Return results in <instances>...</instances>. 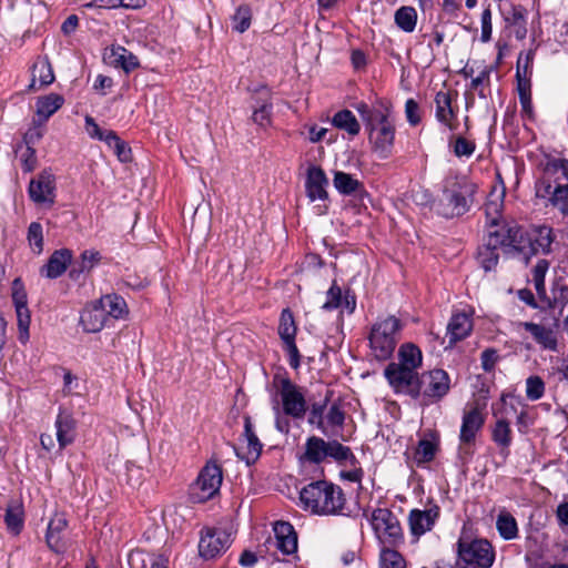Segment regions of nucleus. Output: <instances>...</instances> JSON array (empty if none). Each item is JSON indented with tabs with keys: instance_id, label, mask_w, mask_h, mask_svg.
Instances as JSON below:
<instances>
[{
	"instance_id": "393cba45",
	"label": "nucleus",
	"mask_w": 568,
	"mask_h": 568,
	"mask_svg": "<svg viewBox=\"0 0 568 568\" xmlns=\"http://www.w3.org/2000/svg\"><path fill=\"white\" fill-rule=\"evenodd\" d=\"M500 11L505 22L516 28V37L523 39L526 37V13L527 10L520 4L504 3L500 4Z\"/></svg>"
},
{
	"instance_id": "f3484780",
	"label": "nucleus",
	"mask_w": 568,
	"mask_h": 568,
	"mask_svg": "<svg viewBox=\"0 0 568 568\" xmlns=\"http://www.w3.org/2000/svg\"><path fill=\"white\" fill-rule=\"evenodd\" d=\"M439 507L437 505H433L432 507L420 510V509H412L408 515V524L410 532L417 539L430 531L439 517Z\"/></svg>"
},
{
	"instance_id": "9b49d317",
	"label": "nucleus",
	"mask_w": 568,
	"mask_h": 568,
	"mask_svg": "<svg viewBox=\"0 0 568 568\" xmlns=\"http://www.w3.org/2000/svg\"><path fill=\"white\" fill-rule=\"evenodd\" d=\"M222 484V470L216 464H207L199 474L192 488L194 501L203 503L213 497Z\"/></svg>"
},
{
	"instance_id": "2f4dec72",
	"label": "nucleus",
	"mask_w": 568,
	"mask_h": 568,
	"mask_svg": "<svg viewBox=\"0 0 568 568\" xmlns=\"http://www.w3.org/2000/svg\"><path fill=\"white\" fill-rule=\"evenodd\" d=\"M37 81L39 82V88L49 85L54 81V73L48 58L38 59L33 63L30 90L38 89Z\"/></svg>"
},
{
	"instance_id": "6e6d98bb",
	"label": "nucleus",
	"mask_w": 568,
	"mask_h": 568,
	"mask_svg": "<svg viewBox=\"0 0 568 568\" xmlns=\"http://www.w3.org/2000/svg\"><path fill=\"white\" fill-rule=\"evenodd\" d=\"M544 171L548 175L560 173L562 179L568 182V160L550 158L547 160Z\"/></svg>"
},
{
	"instance_id": "e2e57ef3",
	"label": "nucleus",
	"mask_w": 568,
	"mask_h": 568,
	"mask_svg": "<svg viewBox=\"0 0 568 568\" xmlns=\"http://www.w3.org/2000/svg\"><path fill=\"white\" fill-rule=\"evenodd\" d=\"M12 302L14 307L28 306V296L20 278H14L12 282Z\"/></svg>"
},
{
	"instance_id": "774afa93",
	"label": "nucleus",
	"mask_w": 568,
	"mask_h": 568,
	"mask_svg": "<svg viewBox=\"0 0 568 568\" xmlns=\"http://www.w3.org/2000/svg\"><path fill=\"white\" fill-rule=\"evenodd\" d=\"M43 122L39 121L38 124H34L23 135V144L28 146H34L43 136Z\"/></svg>"
},
{
	"instance_id": "4468645a",
	"label": "nucleus",
	"mask_w": 568,
	"mask_h": 568,
	"mask_svg": "<svg viewBox=\"0 0 568 568\" xmlns=\"http://www.w3.org/2000/svg\"><path fill=\"white\" fill-rule=\"evenodd\" d=\"M384 375L395 392L409 396L419 376L416 371L395 362L387 365Z\"/></svg>"
},
{
	"instance_id": "c756f323",
	"label": "nucleus",
	"mask_w": 568,
	"mask_h": 568,
	"mask_svg": "<svg viewBox=\"0 0 568 568\" xmlns=\"http://www.w3.org/2000/svg\"><path fill=\"white\" fill-rule=\"evenodd\" d=\"M106 320V314L103 313L98 303L87 307L80 316V323L88 333L100 332L104 327Z\"/></svg>"
},
{
	"instance_id": "7ed1b4c3",
	"label": "nucleus",
	"mask_w": 568,
	"mask_h": 568,
	"mask_svg": "<svg viewBox=\"0 0 568 568\" xmlns=\"http://www.w3.org/2000/svg\"><path fill=\"white\" fill-rule=\"evenodd\" d=\"M475 192L476 185L465 179L446 180L438 207L439 214L447 219L465 214L470 209Z\"/></svg>"
},
{
	"instance_id": "603ef678",
	"label": "nucleus",
	"mask_w": 568,
	"mask_h": 568,
	"mask_svg": "<svg viewBox=\"0 0 568 568\" xmlns=\"http://www.w3.org/2000/svg\"><path fill=\"white\" fill-rule=\"evenodd\" d=\"M27 239L32 251L40 254L43 250L42 225L38 222H32L28 227Z\"/></svg>"
},
{
	"instance_id": "4be33fe9",
	"label": "nucleus",
	"mask_w": 568,
	"mask_h": 568,
	"mask_svg": "<svg viewBox=\"0 0 568 568\" xmlns=\"http://www.w3.org/2000/svg\"><path fill=\"white\" fill-rule=\"evenodd\" d=\"M485 424V417L478 406L464 413L459 440L463 445H469L475 442L477 433Z\"/></svg>"
},
{
	"instance_id": "bb28decb",
	"label": "nucleus",
	"mask_w": 568,
	"mask_h": 568,
	"mask_svg": "<svg viewBox=\"0 0 568 568\" xmlns=\"http://www.w3.org/2000/svg\"><path fill=\"white\" fill-rule=\"evenodd\" d=\"M473 320L469 314L462 312L453 314L447 325V336L449 344H456L465 339L473 331Z\"/></svg>"
},
{
	"instance_id": "09e8293b",
	"label": "nucleus",
	"mask_w": 568,
	"mask_h": 568,
	"mask_svg": "<svg viewBox=\"0 0 568 568\" xmlns=\"http://www.w3.org/2000/svg\"><path fill=\"white\" fill-rule=\"evenodd\" d=\"M16 152L19 154L21 166L24 172H31L36 169L37 155L33 146L20 144Z\"/></svg>"
},
{
	"instance_id": "4d7b16f0",
	"label": "nucleus",
	"mask_w": 568,
	"mask_h": 568,
	"mask_svg": "<svg viewBox=\"0 0 568 568\" xmlns=\"http://www.w3.org/2000/svg\"><path fill=\"white\" fill-rule=\"evenodd\" d=\"M501 203L498 201H489L485 204V213L487 223L489 225L488 231H494L500 227L505 222L499 223L498 217L500 215Z\"/></svg>"
},
{
	"instance_id": "6e6552de",
	"label": "nucleus",
	"mask_w": 568,
	"mask_h": 568,
	"mask_svg": "<svg viewBox=\"0 0 568 568\" xmlns=\"http://www.w3.org/2000/svg\"><path fill=\"white\" fill-rule=\"evenodd\" d=\"M274 384L277 389L272 396H277L283 414L295 419L304 418L307 405L301 388L287 377H275Z\"/></svg>"
},
{
	"instance_id": "a18cd8bd",
	"label": "nucleus",
	"mask_w": 568,
	"mask_h": 568,
	"mask_svg": "<svg viewBox=\"0 0 568 568\" xmlns=\"http://www.w3.org/2000/svg\"><path fill=\"white\" fill-rule=\"evenodd\" d=\"M549 263L546 260H539L537 264L532 268V278L535 290L539 297H544L546 295L545 288V275L548 271Z\"/></svg>"
},
{
	"instance_id": "72a5a7b5",
	"label": "nucleus",
	"mask_w": 568,
	"mask_h": 568,
	"mask_svg": "<svg viewBox=\"0 0 568 568\" xmlns=\"http://www.w3.org/2000/svg\"><path fill=\"white\" fill-rule=\"evenodd\" d=\"M333 185L343 195H356L364 191V185L359 180L343 171L334 172Z\"/></svg>"
},
{
	"instance_id": "a878e982",
	"label": "nucleus",
	"mask_w": 568,
	"mask_h": 568,
	"mask_svg": "<svg viewBox=\"0 0 568 568\" xmlns=\"http://www.w3.org/2000/svg\"><path fill=\"white\" fill-rule=\"evenodd\" d=\"M72 261V252L69 248L54 251L45 265L41 268V274L48 278L61 276Z\"/></svg>"
},
{
	"instance_id": "f03ea898",
	"label": "nucleus",
	"mask_w": 568,
	"mask_h": 568,
	"mask_svg": "<svg viewBox=\"0 0 568 568\" xmlns=\"http://www.w3.org/2000/svg\"><path fill=\"white\" fill-rule=\"evenodd\" d=\"M404 323L395 315L378 317L368 335L371 353L377 361L388 359L400 341Z\"/></svg>"
},
{
	"instance_id": "37998d69",
	"label": "nucleus",
	"mask_w": 568,
	"mask_h": 568,
	"mask_svg": "<svg viewBox=\"0 0 568 568\" xmlns=\"http://www.w3.org/2000/svg\"><path fill=\"white\" fill-rule=\"evenodd\" d=\"M105 138V143L109 148L113 149L114 154L121 162L126 163L131 161V149L114 131L109 130Z\"/></svg>"
},
{
	"instance_id": "13d9d810",
	"label": "nucleus",
	"mask_w": 568,
	"mask_h": 568,
	"mask_svg": "<svg viewBox=\"0 0 568 568\" xmlns=\"http://www.w3.org/2000/svg\"><path fill=\"white\" fill-rule=\"evenodd\" d=\"M356 111L359 113L365 126L375 120L376 114H382L383 111H386L388 106L379 105V106H369L365 102H359L355 105Z\"/></svg>"
},
{
	"instance_id": "49530a36",
	"label": "nucleus",
	"mask_w": 568,
	"mask_h": 568,
	"mask_svg": "<svg viewBox=\"0 0 568 568\" xmlns=\"http://www.w3.org/2000/svg\"><path fill=\"white\" fill-rule=\"evenodd\" d=\"M381 568H405L404 557L396 550L384 547L381 550Z\"/></svg>"
},
{
	"instance_id": "5701e85b",
	"label": "nucleus",
	"mask_w": 568,
	"mask_h": 568,
	"mask_svg": "<svg viewBox=\"0 0 568 568\" xmlns=\"http://www.w3.org/2000/svg\"><path fill=\"white\" fill-rule=\"evenodd\" d=\"M435 116L438 122L447 126L450 131L457 129L456 118L457 114L453 109V97L449 91H438L435 95Z\"/></svg>"
},
{
	"instance_id": "473e14b6",
	"label": "nucleus",
	"mask_w": 568,
	"mask_h": 568,
	"mask_svg": "<svg viewBox=\"0 0 568 568\" xmlns=\"http://www.w3.org/2000/svg\"><path fill=\"white\" fill-rule=\"evenodd\" d=\"M64 103V98L58 93H50L43 97H39L36 103L37 115L39 121L45 122L53 115Z\"/></svg>"
},
{
	"instance_id": "20e7f679",
	"label": "nucleus",
	"mask_w": 568,
	"mask_h": 568,
	"mask_svg": "<svg viewBox=\"0 0 568 568\" xmlns=\"http://www.w3.org/2000/svg\"><path fill=\"white\" fill-rule=\"evenodd\" d=\"M510 234H516L515 229H508V224L504 223L500 227L488 231L485 243L478 247L477 261L480 266L489 272L496 267L499 261L498 248H503L505 253L516 254L514 243L517 245L520 241L511 240ZM521 243H524L521 241Z\"/></svg>"
},
{
	"instance_id": "f8f14e48",
	"label": "nucleus",
	"mask_w": 568,
	"mask_h": 568,
	"mask_svg": "<svg viewBox=\"0 0 568 568\" xmlns=\"http://www.w3.org/2000/svg\"><path fill=\"white\" fill-rule=\"evenodd\" d=\"M232 544L231 534L222 528H206L199 542V552L204 559H212L224 552Z\"/></svg>"
},
{
	"instance_id": "ea45409f",
	"label": "nucleus",
	"mask_w": 568,
	"mask_h": 568,
	"mask_svg": "<svg viewBox=\"0 0 568 568\" xmlns=\"http://www.w3.org/2000/svg\"><path fill=\"white\" fill-rule=\"evenodd\" d=\"M332 124L339 130L346 131L351 135H357L361 131L357 119L352 111L346 109L334 114Z\"/></svg>"
},
{
	"instance_id": "1a4fd4ad",
	"label": "nucleus",
	"mask_w": 568,
	"mask_h": 568,
	"mask_svg": "<svg viewBox=\"0 0 568 568\" xmlns=\"http://www.w3.org/2000/svg\"><path fill=\"white\" fill-rule=\"evenodd\" d=\"M371 524L382 544L396 547L404 541L400 524L390 510L375 509L371 516Z\"/></svg>"
},
{
	"instance_id": "338daca9",
	"label": "nucleus",
	"mask_w": 568,
	"mask_h": 568,
	"mask_svg": "<svg viewBox=\"0 0 568 568\" xmlns=\"http://www.w3.org/2000/svg\"><path fill=\"white\" fill-rule=\"evenodd\" d=\"M405 115L408 123L416 126L420 123V109L414 99H408L405 103Z\"/></svg>"
},
{
	"instance_id": "58836bf2",
	"label": "nucleus",
	"mask_w": 568,
	"mask_h": 568,
	"mask_svg": "<svg viewBox=\"0 0 568 568\" xmlns=\"http://www.w3.org/2000/svg\"><path fill=\"white\" fill-rule=\"evenodd\" d=\"M496 528L501 538L505 540H513L518 537V525L515 517L503 510L497 516Z\"/></svg>"
},
{
	"instance_id": "9d476101",
	"label": "nucleus",
	"mask_w": 568,
	"mask_h": 568,
	"mask_svg": "<svg viewBox=\"0 0 568 568\" xmlns=\"http://www.w3.org/2000/svg\"><path fill=\"white\" fill-rule=\"evenodd\" d=\"M458 557L467 566L475 568H490L495 561V551L486 539L473 541H458Z\"/></svg>"
},
{
	"instance_id": "f257e3e1",
	"label": "nucleus",
	"mask_w": 568,
	"mask_h": 568,
	"mask_svg": "<svg viewBox=\"0 0 568 568\" xmlns=\"http://www.w3.org/2000/svg\"><path fill=\"white\" fill-rule=\"evenodd\" d=\"M300 500L305 510L316 515L341 514L346 503L342 488L326 480L313 481L303 487Z\"/></svg>"
},
{
	"instance_id": "680f3d73",
	"label": "nucleus",
	"mask_w": 568,
	"mask_h": 568,
	"mask_svg": "<svg viewBox=\"0 0 568 568\" xmlns=\"http://www.w3.org/2000/svg\"><path fill=\"white\" fill-rule=\"evenodd\" d=\"M454 154L458 158L462 156H470L476 149V144L473 141L467 140L466 138L458 135L454 141Z\"/></svg>"
},
{
	"instance_id": "a19ab883",
	"label": "nucleus",
	"mask_w": 568,
	"mask_h": 568,
	"mask_svg": "<svg viewBox=\"0 0 568 568\" xmlns=\"http://www.w3.org/2000/svg\"><path fill=\"white\" fill-rule=\"evenodd\" d=\"M101 260L98 251L87 250L81 256L80 261L75 262L70 271V277L77 280L81 273L90 272Z\"/></svg>"
},
{
	"instance_id": "3c124183",
	"label": "nucleus",
	"mask_w": 568,
	"mask_h": 568,
	"mask_svg": "<svg viewBox=\"0 0 568 568\" xmlns=\"http://www.w3.org/2000/svg\"><path fill=\"white\" fill-rule=\"evenodd\" d=\"M534 59V49L520 52L516 63V75L531 77Z\"/></svg>"
},
{
	"instance_id": "4c0bfd02",
	"label": "nucleus",
	"mask_w": 568,
	"mask_h": 568,
	"mask_svg": "<svg viewBox=\"0 0 568 568\" xmlns=\"http://www.w3.org/2000/svg\"><path fill=\"white\" fill-rule=\"evenodd\" d=\"M417 11L410 6H403L395 11V24L404 32L410 33L417 24Z\"/></svg>"
},
{
	"instance_id": "cd10ccee",
	"label": "nucleus",
	"mask_w": 568,
	"mask_h": 568,
	"mask_svg": "<svg viewBox=\"0 0 568 568\" xmlns=\"http://www.w3.org/2000/svg\"><path fill=\"white\" fill-rule=\"evenodd\" d=\"M57 440L60 449L65 448L75 439V419L65 412L60 410L55 419Z\"/></svg>"
},
{
	"instance_id": "6ab92c4d",
	"label": "nucleus",
	"mask_w": 568,
	"mask_h": 568,
	"mask_svg": "<svg viewBox=\"0 0 568 568\" xmlns=\"http://www.w3.org/2000/svg\"><path fill=\"white\" fill-rule=\"evenodd\" d=\"M328 179L321 166L311 165L306 172L305 189L308 199L314 201H327Z\"/></svg>"
},
{
	"instance_id": "dca6fc26",
	"label": "nucleus",
	"mask_w": 568,
	"mask_h": 568,
	"mask_svg": "<svg viewBox=\"0 0 568 568\" xmlns=\"http://www.w3.org/2000/svg\"><path fill=\"white\" fill-rule=\"evenodd\" d=\"M252 104V121L261 128H266L272 123V93L266 87L255 91Z\"/></svg>"
},
{
	"instance_id": "69168bd1",
	"label": "nucleus",
	"mask_w": 568,
	"mask_h": 568,
	"mask_svg": "<svg viewBox=\"0 0 568 568\" xmlns=\"http://www.w3.org/2000/svg\"><path fill=\"white\" fill-rule=\"evenodd\" d=\"M7 528L13 534L18 535L23 527V519L21 513L13 509H8L4 516Z\"/></svg>"
},
{
	"instance_id": "0eeeda50",
	"label": "nucleus",
	"mask_w": 568,
	"mask_h": 568,
	"mask_svg": "<svg viewBox=\"0 0 568 568\" xmlns=\"http://www.w3.org/2000/svg\"><path fill=\"white\" fill-rule=\"evenodd\" d=\"M368 140L372 150L379 159H387L392 154L395 141V124L392 118V111L388 108L382 114H376L375 120L368 125Z\"/></svg>"
},
{
	"instance_id": "0e129e2a",
	"label": "nucleus",
	"mask_w": 568,
	"mask_h": 568,
	"mask_svg": "<svg viewBox=\"0 0 568 568\" xmlns=\"http://www.w3.org/2000/svg\"><path fill=\"white\" fill-rule=\"evenodd\" d=\"M271 403H272V409L276 416V418H275L276 429L283 434H287L290 432V422L287 418L282 416L283 412L281 410L280 400H278L277 396H272Z\"/></svg>"
},
{
	"instance_id": "79ce46f5",
	"label": "nucleus",
	"mask_w": 568,
	"mask_h": 568,
	"mask_svg": "<svg viewBox=\"0 0 568 568\" xmlns=\"http://www.w3.org/2000/svg\"><path fill=\"white\" fill-rule=\"evenodd\" d=\"M326 445L327 457L333 458L337 463H346L351 466H354L357 463V459L349 447L342 445L337 440L326 442Z\"/></svg>"
},
{
	"instance_id": "bf43d9fd",
	"label": "nucleus",
	"mask_w": 568,
	"mask_h": 568,
	"mask_svg": "<svg viewBox=\"0 0 568 568\" xmlns=\"http://www.w3.org/2000/svg\"><path fill=\"white\" fill-rule=\"evenodd\" d=\"M343 305V294L341 287L333 283L326 294V301L323 304V308L326 311L335 310Z\"/></svg>"
},
{
	"instance_id": "c9c22d12",
	"label": "nucleus",
	"mask_w": 568,
	"mask_h": 568,
	"mask_svg": "<svg viewBox=\"0 0 568 568\" xmlns=\"http://www.w3.org/2000/svg\"><path fill=\"white\" fill-rule=\"evenodd\" d=\"M398 362L403 366H407L417 372V368L422 366L423 354L419 347L413 343H405L399 346L398 349Z\"/></svg>"
},
{
	"instance_id": "052dcab7",
	"label": "nucleus",
	"mask_w": 568,
	"mask_h": 568,
	"mask_svg": "<svg viewBox=\"0 0 568 568\" xmlns=\"http://www.w3.org/2000/svg\"><path fill=\"white\" fill-rule=\"evenodd\" d=\"M552 203L560 212L568 215V184H558L552 191Z\"/></svg>"
},
{
	"instance_id": "ddd939ff",
	"label": "nucleus",
	"mask_w": 568,
	"mask_h": 568,
	"mask_svg": "<svg viewBox=\"0 0 568 568\" xmlns=\"http://www.w3.org/2000/svg\"><path fill=\"white\" fill-rule=\"evenodd\" d=\"M277 332L284 344V349L288 354L291 367L297 368L300 366L301 358L298 348L295 343L297 326L295 324L293 313L290 308H284L282 311Z\"/></svg>"
},
{
	"instance_id": "aec40b11",
	"label": "nucleus",
	"mask_w": 568,
	"mask_h": 568,
	"mask_svg": "<svg viewBox=\"0 0 568 568\" xmlns=\"http://www.w3.org/2000/svg\"><path fill=\"white\" fill-rule=\"evenodd\" d=\"M67 526L68 520L63 514H55L48 524L45 541L55 554H63L68 548V540L64 536Z\"/></svg>"
},
{
	"instance_id": "8fccbe9b",
	"label": "nucleus",
	"mask_w": 568,
	"mask_h": 568,
	"mask_svg": "<svg viewBox=\"0 0 568 568\" xmlns=\"http://www.w3.org/2000/svg\"><path fill=\"white\" fill-rule=\"evenodd\" d=\"M17 320H18V329H19V341L26 344L30 337L29 327L31 322L30 311L28 306L26 307H17Z\"/></svg>"
},
{
	"instance_id": "39448f33",
	"label": "nucleus",
	"mask_w": 568,
	"mask_h": 568,
	"mask_svg": "<svg viewBox=\"0 0 568 568\" xmlns=\"http://www.w3.org/2000/svg\"><path fill=\"white\" fill-rule=\"evenodd\" d=\"M508 229H515L516 234H510L511 240L523 241L524 243H514L515 253L523 256V260L527 263L529 258L539 253H548L550 245L554 241L551 235V229L548 226H540L538 229L528 231L514 221H510Z\"/></svg>"
},
{
	"instance_id": "2eb2a0df",
	"label": "nucleus",
	"mask_w": 568,
	"mask_h": 568,
	"mask_svg": "<svg viewBox=\"0 0 568 568\" xmlns=\"http://www.w3.org/2000/svg\"><path fill=\"white\" fill-rule=\"evenodd\" d=\"M55 180L54 176L48 172H41L36 179H32L29 184L30 199L37 204L54 203Z\"/></svg>"
},
{
	"instance_id": "c03bdc74",
	"label": "nucleus",
	"mask_w": 568,
	"mask_h": 568,
	"mask_svg": "<svg viewBox=\"0 0 568 568\" xmlns=\"http://www.w3.org/2000/svg\"><path fill=\"white\" fill-rule=\"evenodd\" d=\"M491 437L499 447L508 448L513 440L509 423L504 418L498 419L493 428Z\"/></svg>"
},
{
	"instance_id": "7c9ffc66",
	"label": "nucleus",
	"mask_w": 568,
	"mask_h": 568,
	"mask_svg": "<svg viewBox=\"0 0 568 568\" xmlns=\"http://www.w3.org/2000/svg\"><path fill=\"white\" fill-rule=\"evenodd\" d=\"M98 304L103 310V313L106 314V318H124L129 312L124 298L116 294H108L102 296Z\"/></svg>"
},
{
	"instance_id": "f704fd0d",
	"label": "nucleus",
	"mask_w": 568,
	"mask_h": 568,
	"mask_svg": "<svg viewBox=\"0 0 568 568\" xmlns=\"http://www.w3.org/2000/svg\"><path fill=\"white\" fill-rule=\"evenodd\" d=\"M131 568H166V560L143 550H133L129 555Z\"/></svg>"
},
{
	"instance_id": "412c9836",
	"label": "nucleus",
	"mask_w": 568,
	"mask_h": 568,
	"mask_svg": "<svg viewBox=\"0 0 568 568\" xmlns=\"http://www.w3.org/2000/svg\"><path fill=\"white\" fill-rule=\"evenodd\" d=\"M274 539H268L276 549L284 555H292L297 550V535L290 523L277 521L273 528Z\"/></svg>"
},
{
	"instance_id": "e433bc0d",
	"label": "nucleus",
	"mask_w": 568,
	"mask_h": 568,
	"mask_svg": "<svg viewBox=\"0 0 568 568\" xmlns=\"http://www.w3.org/2000/svg\"><path fill=\"white\" fill-rule=\"evenodd\" d=\"M304 457L306 460L320 464L327 458V445L323 438L312 436L306 440Z\"/></svg>"
},
{
	"instance_id": "5fc2aeb1",
	"label": "nucleus",
	"mask_w": 568,
	"mask_h": 568,
	"mask_svg": "<svg viewBox=\"0 0 568 568\" xmlns=\"http://www.w3.org/2000/svg\"><path fill=\"white\" fill-rule=\"evenodd\" d=\"M545 383L539 376H529L526 381V396L530 400H538L544 396Z\"/></svg>"
},
{
	"instance_id": "423d86ee",
	"label": "nucleus",
	"mask_w": 568,
	"mask_h": 568,
	"mask_svg": "<svg viewBox=\"0 0 568 568\" xmlns=\"http://www.w3.org/2000/svg\"><path fill=\"white\" fill-rule=\"evenodd\" d=\"M450 389V378L444 369L424 372L418 376L415 387L410 390V397H422L424 405L437 403L443 399Z\"/></svg>"
},
{
	"instance_id": "de8ad7c7",
	"label": "nucleus",
	"mask_w": 568,
	"mask_h": 568,
	"mask_svg": "<svg viewBox=\"0 0 568 568\" xmlns=\"http://www.w3.org/2000/svg\"><path fill=\"white\" fill-rule=\"evenodd\" d=\"M252 20V11L248 6H240L232 17L233 29L240 33L245 32L250 26Z\"/></svg>"
},
{
	"instance_id": "b1692460",
	"label": "nucleus",
	"mask_w": 568,
	"mask_h": 568,
	"mask_svg": "<svg viewBox=\"0 0 568 568\" xmlns=\"http://www.w3.org/2000/svg\"><path fill=\"white\" fill-rule=\"evenodd\" d=\"M517 327L528 332L532 339L542 348L549 351L557 348V337L551 327L532 322H519L517 323Z\"/></svg>"
},
{
	"instance_id": "864d4df0",
	"label": "nucleus",
	"mask_w": 568,
	"mask_h": 568,
	"mask_svg": "<svg viewBox=\"0 0 568 568\" xmlns=\"http://www.w3.org/2000/svg\"><path fill=\"white\" fill-rule=\"evenodd\" d=\"M437 445L428 439H422L415 452V459L418 464L428 463L434 459Z\"/></svg>"
},
{
	"instance_id": "a211bd4d",
	"label": "nucleus",
	"mask_w": 568,
	"mask_h": 568,
	"mask_svg": "<svg viewBox=\"0 0 568 568\" xmlns=\"http://www.w3.org/2000/svg\"><path fill=\"white\" fill-rule=\"evenodd\" d=\"M243 438L245 440V447L236 449V455L239 458L245 460L246 465L250 466L258 459L263 444L255 434L252 419L248 415L244 416Z\"/></svg>"
},
{
	"instance_id": "c85d7f7f",
	"label": "nucleus",
	"mask_w": 568,
	"mask_h": 568,
	"mask_svg": "<svg viewBox=\"0 0 568 568\" xmlns=\"http://www.w3.org/2000/svg\"><path fill=\"white\" fill-rule=\"evenodd\" d=\"M105 59L109 64L121 68L126 73L135 70L140 65L138 57L120 45L112 48L110 53L105 55Z\"/></svg>"
}]
</instances>
